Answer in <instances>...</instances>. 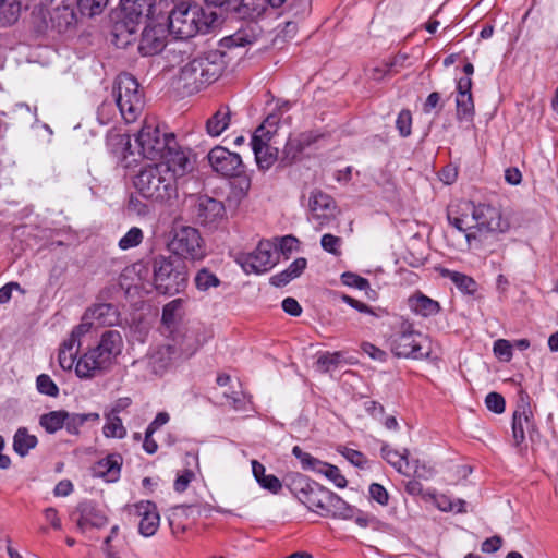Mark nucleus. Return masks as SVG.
Listing matches in <instances>:
<instances>
[{
    "label": "nucleus",
    "instance_id": "f257e3e1",
    "mask_svg": "<svg viewBox=\"0 0 558 558\" xmlns=\"http://www.w3.org/2000/svg\"><path fill=\"white\" fill-rule=\"evenodd\" d=\"M227 66L225 52L214 49L196 54L180 68L177 88L193 95L216 82Z\"/></svg>",
    "mask_w": 558,
    "mask_h": 558
},
{
    "label": "nucleus",
    "instance_id": "f03ea898",
    "mask_svg": "<svg viewBox=\"0 0 558 558\" xmlns=\"http://www.w3.org/2000/svg\"><path fill=\"white\" fill-rule=\"evenodd\" d=\"M175 4L168 16V31L177 38H191L198 33L206 34L217 21L214 12H206L196 3L174 0Z\"/></svg>",
    "mask_w": 558,
    "mask_h": 558
},
{
    "label": "nucleus",
    "instance_id": "7ed1b4c3",
    "mask_svg": "<svg viewBox=\"0 0 558 558\" xmlns=\"http://www.w3.org/2000/svg\"><path fill=\"white\" fill-rule=\"evenodd\" d=\"M123 340L118 330H107L101 335L99 343L82 355L75 364L80 378H92L107 371L121 354Z\"/></svg>",
    "mask_w": 558,
    "mask_h": 558
},
{
    "label": "nucleus",
    "instance_id": "20e7f679",
    "mask_svg": "<svg viewBox=\"0 0 558 558\" xmlns=\"http://www.w3.org/2000/svg\"><path fill=\"white\" fill-rule=\"evenodd\" d=\"M134 186L143 197L156 202L177 196L174 174L169 172L168 167L159 163L142 168L134 178Z\"/></svg>",
    "mask_w": 558,
    "mask_h": 558
},
{
    "label": "nucleus",
    "instance_id": "39448f33",
    "mask_svg": "<svg viewBox=\"0 0 558 558\" xmlns=\"http://www.w3.org/2000/svg\"><path fill=\"white\" fill-rule=\"evenodd\" d=\"M154 283L161 294L173 295L184 290L187 283V267L180 257L156 256L153 262Z\"/></svg>",
    "mask_w": 558,
    "mask_h": 558
},
{
    "label": "nucleus",
    "instance_id": "423d86ee",
    "mask_svg": "<svg viewBox=\"0 0 558 558\" xmlns=\"http://www.w3.org/2000/svg\"><path fill=\"white\" fill-rule=\"evenodd\" d=\"M114 100L126 123L134 122L144 109L143 90L136 78L129 74L118 75L113 87Z\"/></svg>",
    "mask_w": 558,
    "mask_h": 558
},
{
    "label": "nucleus",
    "instance_id": "0eeeda50",
    "mask_svg": "<svg viewBox=\"0 0 558 558\" xmlns=\"http://www.w3.org/2000/svg\"><path fill=\"white\" fill-rule=\"evenodd\" d=\"M390 345L392 353L398 357L421 360L429 357L432 353L428 337L415 331L408 322H403L391 337Z\"/></svg>",
    "mask_w": 558,
    "mask_h": 558
},
{
    "label": "nucleus",
    "instance_id": "6e6552de",
    "mask_svg": "<svg viewBox=\"0 0 558 558\" xmlns=\"http://www.w3.org/2000/svg\"><path fill=\"white\" fill-rule=\"evenodd\" d=\"M475 230L466 234L469 246L484 244L489 236L509 230L510 223L504 218L500 210L490 205H475Z\"/></svg>",
    "mask_w": 558,
    "mask_h": 558
},
{
    "label": "nucleus",
    "instance_id": "1a4fd4ad",
    "mask_svg": "<svg viewBox=\"0 0 558 558\" xmlns=\"http://www.w3.org/2000/svg\"><path fill=\"white\" fill-rule=\"evenodd\" d=\"M140 154L147 159H158L171 144L177 145L172 133H161L158 125L145 122L135 138Z\"/></svg>",
    "mask_w": 558,
    "mask_h": 558
},
{
    "label": "nucleus",
    "instance_id": "9d476101",
    "mask_svg": "<svg viewBox=\"0 0 558 558\" xmlns=\"http://www.w3.org/2000/svg\"><path fill=\"white\" fill-rule=\"evenodd\" d=\"M168 248L173 253L172 257H180L183 260H202L206 255L203 239L198 230L192 227L175 230L168 243Z\"/></svg>",
    "mask_w": 558,
    "mask_h": 558
},
{
    "label": "nucleus",
    "instance_id": "9b49d317",
    "mask_svg": "<svg viewBox=\"0 0 558 558\" xmlns=\"http://www.w3.org/2000/svg\"><path fill=\"white\" fill-rule=\"evenodd\" d=\"M33 24L37 33L45 34L48 31H54L63 34L74 27L76 23L73 9L66 3L58 5L52 11L39 10L33 12Z\"/></svg>",
    "mask_w": 558,
    "mask_h": 558
},
{
    "label": "nucleus",
    "instance_id": "f8f14e48",
    "mask_svg": "<svg viewBox=\"0 0 558 558\" xmlns=\"http://www.w3.org/2000/svg\"><path fill=\"white\" fill-rule=\"evenodd\" d=\"M155 0H121L123 19L116 24L119 35L134 34L137 26L147 22L154 13Z\"/></svg>",
    "mask_w": 558,
    "mask_h": 558
},
{
    "label": "nucleus",
    "instance_id": "ddd939ff",
    "mask_svg": "<svg viewBox=\"0 0 558 558\" xmlns=\"http://www.w3.org/2000/svg\"><path fill=\"white\" fill-rule=\"evenodd\" d=\"M239 262L245 272L262 274L276 266L278 256L274 252V244L265 240L260 241L253 252L242 255Z\"/></svg>",
    "mask_w": 558,
    "mask_h": 558
},
{
    "label": "nucleus",
    "instance_id": "4468645a",
    "mask_svg": "<svg viewBox=\"0 0 558 558\" xmlns=\"http://www.w3.org/2000/svg\"><path fill=\"white\" fill-rule=\"evenodd\" d=\"M292 453L300 460L303 470H311L316 473L324 474L339 488H344L347 486L348 482L345 477L336 465L314 458L310 453L304 452L299 446L293 447Z\"/></svg>",
    "mask_w": 558,
    "mask_h": 558
},
{
    "label": "nucleus",
    "instance_id": "2eb2a0df",
    "mask_svg": "<svg viewBox=\"0 0 558 558\" xmlns=\"http://www.w3.org/2000/svg\"><path fill=\"white\" fill-rule=\"evenodd\" d=\"M270 136L271 131L265 130V126L260 125L251 138L252 150L260 170H268L278 159V149L268 144Z\"/></svg>",
    "mask_w": 558,
    "mask_h": 558
},
{
    "label": "nucleus",
    "instance_id": "dca6fc26",
    "mask_svg": "<svg viewBox=\"0 0 558 558\" xmlns=\"http://www.w3.org/2000/svg\"><path fill=\"white\" fill-rule=\"evenodd\" d=\"M213 169L225 177H239L244 172L240 155L231 153L225 147L216 146L208 154Z\"/></svg>",
    "mask_w": 558,
    "mask_h": 558
},
{
    "label": "nucleus",
    "instance_id": "f3484780",
    "mask_svg": "<svg viewBox=\"0 0 558 558\" xmlns=\"http://www.w3.org/2000/svg\"><path fill=\"white\" fill-rule=\"evenodd\" d=\"M197 348L178 350L174 344H163L156 348L147 357V367L155 375H162L172 365V362L181 354L191 355Z\"/></svg>",
    "mask_w": 558,
    "mask_h": 558
},
{
    "label": "nucleus",
    "instance_id": "a211bd4d",
    "mask_svg": "<svg viewBox=\"0 0 558 558\" xmlns=\"http://www.w3.org/2000/svg\"><path fill=\"white\" fill-rule=\"evenodd\" d=\"M193 213L198 223L209 226L225 218L226 208L222 202L207 195H201L195 202Z\"/></svg>",
    "mask_w": 558,
    "mask_h": 558
},
{
    "label": "nucleus",
    "instance_id": "6ab92c4d",
    "mask_svg": "<svg viewBox=\"0 0 558 558\" xmlns=\"http://www.w3.org/2000/svg\"><path fill=\"white\" fill-rule=\"evenodd\" d=\"M169 31L162 23L147 24L143 29L138 50L143 56H154L163 50Z\"/></svg>",
    "mask_w": 558,
    "mask_h": 558
},
{
    "label": "nucleus",
    "instance_id": "aec40b11",
    "mask_svg": "<svg viewBox=\"0 0 558 558\" xmlns=\"http://www.w3.org/2000/svg\"><path fill=\"white\" fill-rule=\"evenodd\" d=\"M474 210L475 204L472 202H462L456 206H450L447 213L448 221L466 235L475 230L476 218Z\"/></svg>",
    "mask_w": 558,
    "mask_h": 558
},
{
    "label": "nucleus",
    "instance_id": "412c9836",
    "mask_svg": "<svg viewBox=\"0 0 558 558\" xmlns=\"http://www.w3.org/2000/svg\"><path fill=\"white\" fill-rule=\"evenodd\" d=\"M308 205L313 218L320 225L327 223L336 215L337 207L333 198L319 190H314L311 193Z\"/></svg>",
    "mask_w": 558,
    "mask_h": 558
},
{
    "label": "nucleus",
    "instance_id": "4be33fe9",
    "mask_svg": "<svg viewBox=\"0 0 558 558\" xmlns=\"http://www.w3.org/2000/svg\"><path fill=\"white\" fill-rule=\"evenodd\" d=\"M134 509L135 514L141 517L138 524L140 533L145 537L153 536L157 532L160 523L156 505L151 501H141L134 505Z\"/></svg>",
    "mask_w": 558,
    "mask_h": 558
},
{
    "label": "nucleus",
    "instance_id": "5701e85b",
    "mask_svg": "<svg viewBox=\"0 0 558 558\" xmlns=\"http://www.w3.org/2000/svg\"><path fill=\"white\" fill-rule=\"evenodd\" d=\"M175 146L171 144V147L167 148L165 154L161 155L160 159L162 161L158 163L169 168V172L174 174V182L177 183L178 178L193 169V162L184 151L177 149Z\"/></svg>",
    "mask_w": 558,
    "mask_h": 558
},
{
    "label": "nucleus",
    "instance_id": "b1692460",
    "mask_svg": "<svg viewBox=\"0 0 558 558\" xmlns=\"http://www.w3.org/2000/svg\"><path fill=\"white\" fill-rule=\"evenodd\" d=\"M72 518L81 530H85L87 526L101 527L107 523L106 515L92 501L78 504Z\"/></svg>",
    "mask_w": 558,
    "mask_h": 558
},
{
    "label": "nucleus",
    "instance_id": "393cba45",
    "mask_svg": "<svg viewBox=\"0 0 558 558\" xmlns=\"http://www.w3.org/2000/svg\"><path fill=\"white\" fill-rule=\"evenodd\" d=\"M525 432L532 441L539 436L536 427L534 415H527L524 418L523 414H512V439L515 447L521 446L525 440Z\"/></svg>",
    "mask_w": 558,
    "mask_h": 558
},
{
    "label": "nucleus",
    "instance_id": "a878e982",
    "mask_svg": "<svg viewBox=\"0 0 558 558\" xmlns=\"http://www.w3.org/2000/svg\"><path fill=\"white\" fill-rule=\"evenodd\" d=\"M286 0H239L235 15L240 19H254L262 15L268 5L280 7Z\"/></svg>",
    "mask_w": 558,
    "mask_h": 558
},
{
    "label": "nucleus",
    "instance_id": "bb28decb",
    "mask_svg": "<svg viewBox=\"0 0 558 558\" xmlns=\"http://www.w3.org/2000/svg\"><path fill=\"white\" fill-rule=\"evenodd\" d=\"M262 34L260 27L256 23H250L245 27L239 29L233 35L225 37L221 43L223 46L231 47H245L257 41Z\"/></svg>",
    "mask_w": 558,
    "mask_h": 558
},
{
    "label": "nucleus",
    "instance_id": "cd10ccee",
    "mask_svg": "<svg viewBox=\"0 0 558 558\" xmlns=\"http://www.w3.org/2000/svg\"><path fill=\"white\" fill-rule=\"evenodd\" d=\"M84 319L96 320L99 325H113L118 322L117 307L108 302H99L86 310Z\"/></svg>",
    "mask_w": 558,
    "mask_h": 558
},
{
    "label": "nucleus",
    "instance_id": "c85d7f7f",
    "mask_svg": "<svg viewBox=\"0 0 558 558\" xmlns=\"http://www.w3.org/2000/svg\"><path fill=\"white\" fill-rule=\"evenodd\" d=\"M331 493V490L314 482L306 494L301 497L300 501L312 511L319 510L322 514L325 511L328 498H330Z\"/></svg>",
    "mask_w": 558,
    "mask_h": 558
},
{
    "label": "nucleus",
    "instance_id": "c756f323",
    "mask_svg": "<svg viewBox=\"0 0 558 558\" xmlns=\"http://www.w3.org/2000/svg\"><path fill=\"white\" fill-rule=\"evenodd\" d=\"M121 464L120 454H109L94 465L93 472L95 476L102 477L107 482H114L119 478Z\"/></svg>",
    "mask_w": 558,
    "mask_h": 558
},
{
    "label": "nucleus",
    "instance_id": "7c9ffc66",
    "mask_svg": "<svg viewBox=\"0 0 558 558\" xmlns=\"http://www.w3.org/2000/svg\"><path fill=\"white\" fill-rule=\"evenodd\" d=\"M355 513L356 509L353 506L345 502L340 496L332 492L330 498H328L327 506L322 515H330L337 519L351 520L355 517Z\"/></svg>",
    "mask_w": 558,
    "mask_h": 558
},
{
    "label": "nucleus",
    "instance_id": "2f4dec72",
    "mask_svg": "<svg viewBox=\"0 0 558 558\" xmlns=\"http://www.w3.org/2000/svg\"><path fill=\"white\" fill-rule=\"evenodd\" d=\"M307 260L304 257L296 258L294 262L290 264V266L279 272L270 277L269 282L270 284L275 287H284L287 286L291 280L300 277L304 269L306 268Z\"/></svg>",
    "mask_w": 558,
    "mask_h": 558
},
{
    "label": "nucleus",
    "instance_id": "473e14b6",
    "mask_svg": "<svg viewBox=\"0 0 558 558\" xmlns=\"http://www.w3.org/2000/svg\"><path fill=\"white\" fill-rule=\"evenodd\" d=\"M230 120L231 110L229 106H220L206 122L207 133L211 136H219L229 126Z\"/></svg>",
    "mask_w": 558,
    "mask_h": 558
},
{
    "label": "nucleus",
    "instance_id": "72a5a7b5",
    "mask_svg": "<svg viewBox=\"0 0 558 558\" xmlns=\"http://www.w3.org/2000/svg\"><path fill=\"white\" fill-rule=\"evenodd\" d=\"M252 471L255 480L263 488L271 492L272 494H277L281 489L282 484L280 480L272 474L266 475L265 466L257 460L252 461Z\"/></svg>",
    "mask_w": 558,
    "mask_h": 558
},
{
    "label": "nucleus",
    "instance_id": "f704fd0d",
    "mask_svg": "<svg viewBox=\"0 0 558 558\" xmlns=\"http://www.w3.org/2000/svg\"><path fill=\"white\" fill-rule=\"evenodd\" d=\"M381 454L383 458L399 473L408 475V472L404 470L410 466L408 449H404L403 452H399L391 449L388 445H384L381 447Z\"/></svg>",
    "mask_w": 558,
    "mask_h": 558
},
{
    "label": "nucleus",
    "instance_id": "c9c22d12",
    "mask_svg": "<svg viewBox=\"0 0 558 558\" xmlns=\"http://www.w3.org/2000/svg\"><path fill=\"white\" fill-rule=\"evenodd\" d=\"M38 440L35 435H31L25 427H20L13 438V449L21 456L25 457L31 449L35 448Z\"/></svg>",
    "mask_w": 558,
    "mask_h": 558
},
{
    "label": "nucleus",
    "instance_id": "e433bc0d",
    "mask_svg": "<svg viewBox=\"0 0 558 558\" xmlns=\"http://www.w3.org/2000/svg\"><path fill=\"white\" fill-rule=\"evenodd\" d=\"M107 146L118 159H125L131 149V138L128 134H111L107 138Z\"/></svg>",
    "mask_w": 558,
    "mask_h": 558
},
{
    "label": "nucleus",
    "instance_id": "4c0bfd02",
    "mask_svg": "<svg viewBox=\"0 0 558 558\" xmlns=\"http://www.w3.org/2000/svg\"><path fill=\"white\" fill-rule=\"evenodd\" d=\"M441 276L450 279L457 286V288L463 293L473 294L477 289L476 281L465 274L449 269H442Z\"/></svg>",
    "mask_w": 558,
    "mask_h": 558
},
{
    "label": "nucleus",
    "instance_id": "58836bf2",
    "mask_svg": "<svg viewBox=\"0 0 558 558\" xmlns=\"http://www.w3.org/2000/svg\"><path fill=\"white\" fill-rule=\"evenodd\" d=\"M68 412L64 410L51 411L39 417V424L49 434L61 429L66 423Z\"/></svg>",
    "mask_w": 558,
    "mask_h": 558
},
{
    "label": "nucleus",
    "instance_id": "ea45409f",
    "mask_svg": "<svg viewBox=\"0 0 558 558\" xmlns=\"http://www.w3.org/2000/svg\"><path fill=\"white\" fill-rule=\"evenodd\" d=\"M409 302L411 308L422 316L435 315L440 310L438 302L423 294L411 298Z\"/></svg>",
    "mask_w": 558,
    "mask_h": 558
},
{
    "label": "nucleus",
    "instance_id": "a19ab883",
    "mask_svg": "<svg viewBox=\"0 0 558 558\" xmlns=\"http://www.w3.org/2000/svg\"><path fill=\"white\" fill-rule=\"evenodd\" d=\"M457 119L460 121H472L475 109L472 94L457 95Z\"/></svg>",
    "mask_w": 558,
    "mask_h": 558
},
{
    "label": "nucleus",
    "instance_id": "79ce46f5",
    "mask_svg": "<svg viewBox=\"0 0 558 558\" xmlns=\"http://www.w3.org/2000/svg\"><path fill=\"white\" fill-rule=\"evenodd\" d=\"M313 484L314 482H310L305 475L300 473H294L287 477V487L299 500Z\"/></svg>",
    "mask_w": 558,
    "mask_h": 558
},
{
    "label": "nucleus",
    "instance_id": "37998d69",
    "mask_svg": "<svg viewBox=\"0 0 558 558\" xmlns=\"http://www.w3.org/2000/svg\"><path fill=\"white\" fill-rule=\"evenodd\" d=\"M99 414L98 413H87V414H78V413H72L70 414L68 412V418L66 423L64 424L66 430L70 434H78L80 427L86 423L87 421H98Z\"/></svg>",
    "mask_w": 558,
    "mask_h": 558
},
{
    "label": "nucleus",
    "instance_id": "c03bdc74",
    "mask_svg": "<svg viewBox=\"0 0 558 558\" xmlns=\"http://www.w3.org/2000/svg\"><path fill=\"white\" fill-rule=\"evenodd\" d=\"M341 357L342 354L340 352L322 353L316 361V368L322 373L330 372L339 366Z\"/></svg>",
    "mask_w": 558,
    "mask_h": 558
},
{
    "label": "nucleus",
    "instance_id": "a18cd8bd",
    "mask_svg": "<svg viewBox=\"0 0 558 558\" xmlns=\"http://www.w3.org/2000/svg\"><path fill=\"white\" fill-rule=\"evenodd\" d=\"M108 422L104 426V435L106 437L123 438L126 435V429L118 415L107 414Z\"/></svg>",
    "mask_w": 558,
    "mask_h": 558
},
{
    "label": "nucleus",
    "instance_id": "49530a36",
    "mask_svg": "<svg viewBox=\"0 0 558 558\" xmlns=\"http://www.w3.org/2000/svg\"><path fill=\"white\" fill-rule=\"evenodd\" d=\"M80 13L84 16H95L101 13L108 0H75Z\"/></svg>",
    "mask_w": 558,
    "mask_h": 558
},
{
    "label": "nucleus",
    "instance_id": "de8ad7c7",
    "mask_svg": "<svg viewBox=\"0 0 558 558\" xmlns=\"http://www.w3.org/2000/svg\"><path fill=\"white\" fill-rule=\"evenodd\" d=\"M195 284L198 290L207 291L211 287H218L220 280L207 268H202L195 276Z\"/></svg>",
    "mask_w": 558,
    "mask_h": 558
},
{
    "label": "nucleus",
    "instance_id": "09e8293b",
    "mask_svg": "<svg viewBox=\"0 0 558 558\" xmlns=\"http://www.w3.org/2000/svg\"><path fill=\"white\" fill-rule=\"evenodd\" d=\"M304 150L303 146L300 144L296 137L289 138L286 143L281 162L284 165H291L296 160L299 155Z\"/></svg>",
    "mask_w": 558,
    "mask_h": 558
},
{
    "label": "nucleus",
    "instance_id": "8fccbe9b",
    "mask_svg": "<svg viewBox=\"0 0 558 558\" xmlns=\"http://www.w3.org/2000/svg\"><path fill=\"white\" fill-rule=\"evenodd\" d=\"M183 301L181 299H175L163 306L162 310V323L170 327L180 316V312L182 308Z\"/></svg>",
    "mask_w": 558,
    "mask_h": 558
},
{
    "label": "nucleus",
    "instance_id": "3c124183",
    "mask_svg": "<svg viewBox=\"0 0 558 558\" xmlns=\"http://www.w3.org/2000/svg\"><path fill=\"white\" fill-rule=\"evenodd\" d=\"M143 240V232L140 228L133 227L131 228L124 236H122L119 241V247L121 250H129L140 245Z\"/></svg>",
    "mask_w": 558,
    "mask_h": 558
},
{
    "label": "nucleus",
    "instance_id": "603ef678",
    "mask_svg": "<svg viewBox=\"0 0 558 558\" xmlns=\"http://www.w3.org/2000/svg\"><path fill=\"white\" fill-rule=\"evenodd\" d=\"M21 11L19 0H0V15L8 22L16 21Z\"/></svg>",
    "mask_w": 558,
    "mask_h": 558
},
{
    "label": "nucleus",
    "instance_id": "864d4df0",
    "mask_svg": "<svg viewBox=\"0 0 558 558\" xmlns=\"http://www.w3.org/2000/svg\"><path fill=\"white\" fill-rule=\"evenodd\" d=\"M36 386L38 391L43 395L49 397H57L59 395V388L49 375H39L36 379Z\"/></svg>",
    "mask_w": 558,
    "mask_h": 558
},
{
    "label": "nucleus",
    "instance_id": "5fc2aeb1",
    "mask_svg": "<svg viewBox=\"0 0 558 558\" xmlns=\"http://www.w3.org/2000/svg\"><path fill=\"white\" fill-rule=\"evenodd\" d=\"M276 241L278 244H274V248H278L287 258L292 252L299 250V240L293 235H284Z\"/></svg>",
    "mask_w": 558,
    "mask_h": 558
},
{
    "label": "nucleus",
    "instance_id": "6e6d98bb",
    "mask_svg": "<svg viewBox=\"0 0 558 558\" xmlns=\"http://www.w3.org/2000/svg\"><path fill=\"white\" fill-rule=\"evenodd\" d=\"M396 126L402 137H407L412 131V114L410 110L403 109L398 114Z\"/></svg>",
    "mask_w": 558,
    "mask_h": 558
},
{
    "label": "nucleus",
    "instance_id": "4d7b16f0",
    "mask_svg": "<svg viewBox=\"0 0 558 558\" xmlns=\"http://www.w3.org/2000/svg\"><path fill=\"white\" fill-rule=\"evenodd\" d=\"M487 409L496 414L505 412V398L498 392H489L485 398Z\"/></svg>",
    "mask_w": 558,
    "mask_h": 558
},
{
    "label": "nucleus",
    "instance_id": "13d9d810",
    "mask_svg": "<svg viewBox=\"0 0 558 558\" xmlns=\"http://www.w3.org/2000/svg\"><path fill=\"white\" fill-rule=\"evenodd\" d=\"M341 281L343 284L356 288L359 290H366L369 288V282L367 279L349 271L341 275Z\"/></svg>",
    "mask_w": 558,
    "mask_h": 558
},
{
    "label": "nucleus",
    "instance_id": "bf43d9fd",
    "mask_svg": "<svg viewBox=\"0 0 558 558\" xmlns=\"http://www.w3.org/2000/svg\"><path fill=\"white\" fill-rule=\"evenodd\" d=\"M494 353L500 360L508 362L512 357V344L505 339H498L494 342Z\"/></svg>",
    "mask_w": 558,
    "mask_h": 558
},
{
    "label": "nucleus",
    "instance_id": "052dcab7",
    "mask_svg": "<svg viewBox=\"0 0 558 558\" xmlns=\"http://www.w3.org/2000/svg\"><path fill=\"white\" fill-rule=\"evenodd\" d=\"M320 244L326 252L336 256L340 255L339 247L341 244V239L339 236L332 235L330 233L324 234L322 236Z\"/></svg>",
    "mask_w": 558,
    "mask_h": 558
},
{
    "label": "nucleus",
    "instance_id": "680f3d73",
    "mask_svg": "<svg viewBox=\"0 0 558 558\" xmlns=\"http://www.w3.org/2000/svg\"><path fill=\"white\" fill-rule=\"evenodd\" d=\"M369 496L373 500L377 501L381 506H386L389 501L388 492L383 485L378 483L371 484Z\"/></svg>",
    "mask_w": 558,
    "mask_h": 558
},
{
    "label": "nucleus",
    "instance_id": "e2e57ef3",
    "mask_svg": "<svg viewBox=\"0 0 558 558\" xmlns=\"http://www.w3.org/2000/svg\"><path fill=\"white\" fill-rule=\"evenodd\" d=\"M518 397H519V400H518L517 408L513 413L523 414L524 418L526 417V414L533 415V412L531 409L530 396L527 395V392L524 391L523 389H521L518 393Z\"/></svg>",
    "mask_w": 558,
    "mask_h": 558
},
{
    "label": "nucleus",
    "instance_id": "0e129e2a",
    "mask_svg": "<svg viewBox=\"0 0 558 558\" xmlns=\"http://www.w3.org/2000/svg\"><path fill=\"white\" fill-rule=\"evenodd\" d=\"M193 478H194V473L191 470H184V472L182 474L178 475V477L174 481L175 492H178V493L184 492Z\"/></svg>",
    "mask_w": 558,
    "mask_h": 558
},
{
    "label": "nucleus",
    "instance_id": "69168bd1",
    "mask_svg": "<svg viewBox=\"0 0 558 558\" xmlns=\"http://www.w3.org/2000/svg\"><path fill=\"white\" fill-rule=\"evenodd\" d=\"M413 474L416 478L427 480L433 476L434 470L430 466H427L424 463H421L418 460H414L413 462Z\"/></svg>",
    "mask_w": 558,
    "mask_h": 558
},
{
    "label": "nucleus",
    "instance_id": "338daca9",
    "mask_svg": "<svg viewBox=\"0 0 558 558\" xmlns=\"http://www.w3.org/2000/svg\"><path fill=\"white\" fill-rule=\"evenodd\" d=\"M114 116L113 106L110 102H102L98 108L97 117L101 124H107Z\"/></svg>",
    "mask_w": 558,
    "mask_h": 558
},
{
    "label": "nucleus",
    "instance_id": "774afa93",
    "mask_svg": "<svg viewBox=\"0 0 558 558\" xmlns=\"http://www.w3.org/2000/svg\"><path fill=\"white\" fill-rule=\"evenodd\" d=\"M341 453L354 465L356 466H363L365 463H366V458L365 456L357 451V450H354V449H349V448H344L343 451H341Z\"/></svg>",
    "mask_w": 558,
    "mask_h": 558
}]
</instances>
